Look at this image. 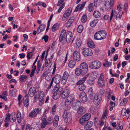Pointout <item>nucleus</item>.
<instances>
[{"label":"nucleus","instance_id":"nucleus-3","mask_svg":"<svg viewBox=\"0 0 130 130\" xmlns=\"http://www.w3.org/2000/svg\"><path fill=\"white\" fill-rule=\"evenodd\" d=\"M101 63L98 60H94L89 64V67L91 69H98L101 66Z\"/></svg>","mask_w":130,"mask_h":130},{"label":"nucleus","instance_id":"nucleus-48","mask_svg":"<svg viewBox=\"0 0 130 130\" xmlns=\"http://www.w3.org/2000/svg\"><path fill=\"white\" fill-rule=\"evenodd\" d=\"M69 76L68 72L67 71H65L63 73L62 77L68 79Z\"/></svg>","mask_w":130,"mask_h":130},{"label":"nucleus","instance_id":"nucleus-13","mask_svg":"<svg viewBox=\"0 0 130 130\" xmlns=\"http://www.w3.org/2000/svg\"><path fill=\"white\" fill-rule=\"evenodd\" d=\"M61 76L60 75L57 74L53 77L52 80L55 83L58 84L59 83L61 80Z\"/></svg>","mask_w":130,"mask_h":130},{"label":"nucleus","instance_id":"nucleus-64","mask_svg":"<svg viewBox=\"0 0 130 130\" xmlns=\"http://www.w3.org/2000/svg\"><path fill=\"white\" fill-rule=\"evenodd\" d=\"M32 129V127L29 124H27L26 128V130H31Z\"/></svg>","mask_w":130,"mask_h":130},{"label":"nucleus","instance_id":"nucleus-29","mask_svg":"<svg viewBox=\"0 0 130 130\" xmlns=\"http://www.w3.org/2000/svg\"><path fill=\"white\" fill-rule=\"evenodd\" d=\"M85 112V109L83 107L80 106L78 109L77 112L80 115L83 114Z\"/></svg>","mask_w":130,"mask_h":130},{"label":"nucleus","instance_id":"nucleus-2","mask_svg":"<svg viewBox=\"0 0 130 130\" xmlns=\"http://www.w3.org/2000/svg\"><path fill=\"white\" fill-rule=\"evenodd\" d=\"M41 112V109L36 108L29 113L28 116L31 118H35L38 114H40Z\"/></svg>","mask_w":130,"mask_h":130},{"label":"nucleus","instance_id":"nucleus-14","mask_svg":"<svg viewBox=\"0 0 130 130\" xmlns=\"http://www.w3.org/2000/svg\"><path fill=\"white\" fill-rule=\"evenodd\" d=\"M107 112L106 111H105L104 112L103 116L101 118L100 123V125L101 126H103L104 122L106 121V119L107 118Z\"/></svg>","mask_w":130,"mask_h":130},{"label":"nucleus","instance_id":"nucleus-21","mask_svg":"<svg viewBox=\"0 0 130 130\" xmlns=\"http://www.w3.org/2000/svg\"><path fill=\"white\" fill-rule=\"evenodd\" d=\"M81 104V102L79 101H77L75 103L73 104L72 105V108L73 109L76 110L79 107Z\"/></svg>","mask_w":130,"mask_h":130},{"label":"nucleus","instance_id":"nucleus-37","mask_svg":"<svg viewBox=\"0 0 130 130\" xmlns=\"http://www.w3.org/2000/svg\"><path fill=\"white\" fill-rule=\"evenodd\" d=\"M128 99V98H126L123 99L120 102V105L122 106H124L126 103Z\"/></svg>","mask_w":130,"mask_h":130},{"label":"nucleus","instance_id":"nucleus-20","mask_svg":"<svg viewBox=\"0 0 130 130\" xmlns=\"http://www.w3.org/2000/svg\"><path fill=\"white\" fill-rule=\"evenodd\" d=\"M104 5L106 7L105 9L108 11L110 10L111 7L112 6V5H111V4L108 1H106L105 2Z\"/></svg>","mask_w":130,"mask_h":130},{"label":"nucleus","instance_id":"nucleus-15","mask_svg":"<svg viewBox=\"0 0 130 130\" xmlns=\"http://www.w3.org/2000/svg\"><path fill=\"white\" fill-rule=\"evenodd\" d=\"M70 92L68 90L66 89L64 90L61 93V96L62 98L65 99L68 96Z\"/></svg>","mask_w":130,"mask_h":130},{"label":"nucleus","instance_id":"nucleus-33","mask_svg":"<svg viewBox=\"0 0 130 130\" xmlns=\"http://www.w3.org/2000/svg\"><path fill=\"white\" fill-rule=\"evenodd\" d=\"M88 46L90 48H93L94 45V42L90 39H88L87 42Z\"/></svg>","mask_w":130,"mask_h":130},{"label":"nucleus","instance_id":"nucleus-55","mask_svg":"<svg viewBox=\"0 0 130 130\" xmlns=\"http://www.w3.org/2000/svg\"><path fill=\"white\" fill-rule=\"evenodd\" d=\"M36 66H35L34 67V68L32 69L31 72V73L30 74V77H31L34 75L35 73V71L36 70Z\"/></svg>","mask_w":130,"mask_h":130},{"label":"nucleus","instance_id":"nucleus-27","mask_svg":"<svg viewBox=\"0 0 130 130\" xmlns=\"http://www.w3.org/2000/svg\"><path fill=\"white\" fill-rule=\"evenodd\" d=\"M54 90L55 92H61L62 91V88L60 87L59 85L57 84L55 86Z\"/></svg>","mask_w":130,"mask_h":130},{"label":"nucleus","instance_id":"nucleus-63","mask_svg":"<svg viewBox=\"0 0 130 130\" xmlns=\"http://www.w3.org/2000/svg\"><path fill=\"white\" fill-rule=\"evenodd\" d=\"M47 124V122L46 121L43 122L41 123V127L42 128H44L45 127L46 125Z\"/></svg>","mask_w":130,"mask_h":130},{"label":"nucleus","instance_id":"nucleus-5","mask_svg":"<svg viewBox=\"0 0 130 130\" xmlns=\"http://www.w3.org/2000/svg\"><path fill=\"white\" fill-rule=\"evenodd\" d=\"M74 98V96L73 95H71L68 96L64 102V105L66 107L70 106Z\"/></svg>","mask_w":130,"mask_h":130},{"label":"nucleus","instance_id":"nucleus-47","mask_svg":"<svg viewBox=\"0 0 130 130\" xmlns=\"http://www.w3.org/2000/svg\"><path fill=\"white\" fill-rule=\"evenodd\" d=\"M86 87L84 84H82L79 85L78 87L79 90L80 91H83L85 90Z\"/></svg>","mask_w":130,"mask_h":130},{"label":"nucleus","instance_id":"nucleus-40","mask_svg":"<svg viewBox=\"0 0 130 130\" xmlns=\"http://www.w3.org/2000/svg\"><path fill=\"white\" fill-rule=\"evenodd\" d=\"M107 94L108 96V99H109V97L112 95L113 92L110 90V88H107Z\"/></svg>","mask_w":130,"mask_h":130},{"label":"nucleus","instance_id":"nucleus-32","mask_svg":"<svg viewBox=\"0 0 130 130\" xmlns=\"http://www.w3.org/2000/svg\"><path fill=\"white\" fill-rule=\"evenodd\" d=\"M27 78V76L25 75H22L20 76L19 80L22 82H25Z\"/></svg>","mask_w":130,"mask_h":130},{"label":"nucleus","instance_id":"nucleus-24","mask_svg":"<svg viewBox=\"0 0 130 130\" xmlns=\"http://www.w3.org/2000/svg\"><path fill=\"white\" fill-rule=\"evenodd\" d=\"M2 95H0V98L3 100H5V101L7 100V96L8 94V93L6 91H4L2 93Z\"/></svg>","mask_w":130,"mask_h":130},{"label":"nucleus","instance_id":"nucleus-35","mask_svg":"<svg viewBox=\"0 0 130 130\" xmlns=\"http://www.w3.org/2000/svg\"><path fill=\"white\" fill-rule=\"evenodd\" d=\"M86 79V77L85 76L83 78H81L76 83L77 85H80L83 84V83H84Z\"/></svg>","mask_w":130,"mask_h":130},{"label":"nucleus","instance_id":"nucleus-17","mask_svg":"<svg viewBox=\"0 0 130 130\" xmlns=\"http://www.w3.org/2000/svg\"><path fill=\"white\" fill-rule=\"evenodd\" d=\"M36 92V89L33 87L30 88L28 92V94L30 97L33 96Z\"/></svg>","mask_w":130,"mask_h":130},{"label":"nucleus","instance_id":"nucleus-53","mask_svg":"<svg viewBox=\"0 0 130 130\" xmlns=\"http://www.w3.org/2000/svg\"><path fill=\"white\" fill-rule=\"evenodd\" d=\"M58 25L57 23H56L53 26L52 29L53 31H55L57 29Z\"/></svg>","mask_w":130,"mask_h":130},{"label":"nucleus","instance_id":"nucleus-7","mask_svg":"<svg viewBox=\"0 0 130 130\" xmlns=\"http://www.w3.org/2000/svg\"><path fill=\"white\" fill-rule=\"evenodd\" d=\"M39 105L40 106L42 105L44 102V92L42 91H41L39 92Z\"/></svg>","mask_w":130,"mask_h":130},{"label":"nucleus","instance_id":"nucleus-4","mask_svg":"<svg viewBox=\"0 0 130 130\" xmlns=\"http://www.w3.org/2000/svg\"><path fill=\"white\" fill-rule=\"evenodd\" d=\"M98 86L100 87H103L105 85V82L103 74L101 73L100 75L97 82Z\"/></svg>","mask_w":130,"mask_h":130},{"label":"nucleus","instance_id":"nucleus-51","mask_svg":"<svg viewBox=\"0 0 130 130\" xmlns=\"http://www.w3.org/2000/svg\"><path fill=\"white\" fill-rule=\"evenodd\" d=\"M111 63L110 62H109L108 61V60L105 59V63L103 64V65L105 67L110 66H111Z\"/></svg>","mask_w":130,"mask_h":130},{"label":"nucleus","instance_id":"nucleus-39","mask_svg":"<svg viewBox=\"0 0 130 130\" xmlns=\"http://www.w3.org/2000/svg\"><path fill=\"white\" fill-rule=\"evenodd\" d=\"M86 121H88L90 118L91 115L89 113H86L83 117Z\"/></svg>","mask_w":130,"mask_h":130},{"label":"nucleus","instance_id":"nucleus-26","mask_svg":"<svg viewBox=\"0 0 130 130\" xmlns=\"http://www.w3.org/2000/svg\"><path fill=\"white\" fill-rule=\"evenodd\" d=\"M10 116L11 115L9 113L7 114V115L5 119V121L6 122L5 125V126L6 127H7L8 126L9 124L8 122L9 120H10Z\"/></svg>","mask_w":130,"mask_h":130},{"label":"nucleus","instance_id":"nucleus-52","mask_svg":"<svg viewBox=\"0 0 130 130\" xmlns=\"http://www.w3.org/2000/svg\"><path fill=\"white\" fill-rule=\"evenodd\" d=\"M87 16L86 14H84L82 16L81 21L83 23L85 22L87 20Z\"/></svg>","mask_w":130,"mask_h":130},{"label":"nucleus","instance_id":"nucleus-31","mask_svg":"<svg viewBox=\"0 0 130 130\" xmlns=\"http://www.w3.org/2000/svg\"><path fill=\"white\" fill-rule=\"evenodd\" d=\"M100 36L101 38V40L105 38L107 35V33L106 31H100Z\"/></svg>","mask_w":130,"mask_h":130},{"label":"nucleus","instance_id":"nucleus-22","mask_svg":"<svg viewBox=\"0 0 130 130\" xmlns=\"http://www.w3.org/2000/svg\"><path fill=\"white\" fill-rule=\"evenodd\" d=\"M93 122L90 121L87 122V124L84 126V128L86 130H88L92 126L93 124Z\"/></svg>","mask_w":130,"mask_h":130},{"label":"nucleus","instance_id":"nucleus-9","mask_svg":"<svg viewBox=\"0 0 130 130\" xmlns=\"http://www.w3.org/2000/svg\"><path fill=\"white\" fill-rule=\"evenodd\" d=\"M80 100L82 102L85 103L87 101V97L86 93L84 92H82L79 95Z\"/></svg>","mask_w":130,"mask_h":130},{"label":"nucleus","instance_id":"nucleus-50","mask_svg":"<svg viewBox=\"0 0 130 130\" xmlns=\"http://www.w3.org/2000/svg\"><path fill=\"white\" fill-rule=\"evenodd\" d=\"M24 106L26 107H28L29 105V100H24Z\"/></svg>","mask_w":130,"mask_h":130},{"label":"nucleus","instance_id":"nucleus-23","mask_svg":"<svg viewBox=\"0 0 130 130\" xmlns=\"http://www.w3.org/2000/svg\"><path fill=\"white\" fill-rule=\"evenodd\" d=\"M81 41L79 38H77L75 44V46L76 48H78L80 46L81 44Z\"/></svg>","mask_w":130,"mask_h":130},{"label":"nucleus","instance_id":"nucleus-45","mask_svg":"<svg viewBox=\"0 0 130 130\" xmlns=\"http://www.w3.org/2000/svg\"><path fill=\"white\" fill-rule=\"evenodd\" d=\"M83 29V27L82 25H80L78 26L77 28V31L79 33H81Z\"/></svg>","mask_w":130,"mask_h":130},{"label":"nucleus","instance_id":"nucleus-18","mask_svg":"<svg viewBox=\"0 0 130 130\" xmlns=\"http://www.w3.org/2000/svg\"><path fill=\"white\" fill-rule=\"evenodd\" d=\"M89 97L91 100L93 99L94 97V94L92 88L91 87L89 88L88 92Z\"/></svg>","mask_w":130,"mask_h":130},{"label":"nucleus","instance_id":"nucleus-43","mask_svg":"<svg viewBox=\"0 0 130 130\" xmlns=\"http://www.w3.org/2000/svg\"><path fill=\"white\" fill-rule=\"evenodd\" d=\"M61 94V92H55L53 94V98L55 100H57L59 98V96Z\"/></svg>","mask_w":130,"mask_h":130},{"label":"nucleus","instance_id":"nucleus-8","mask_svg":"<svg viewBox=\"0 0 130 130\" xmlns=\"http://www.w3.org/2000/svg\"><path fill=\"white\" fill-rule=\"evenodd\" d=\"M73 36L72 32L70 31H68L66 36V40L67 42L70 43L72 41L73 42V40H72Z\"/></svg>","mask_w":130,"mask_h":130},{"label":"nucleus","instance_id":"nucleus-42","mask_svg":"<svg viewBox=\"0 0 130 130\" xmlns=\"http://www.w3.org/2000/svg\"><path fill=\"white\" fill-rule=\"evenodd\" d=\"M72 11V9L71 8H69L66 11L64 14H66L68 17L70 15Z\"/></svg>","mask_w":130,"mask_h":130},{"label":"nucleus","instance_id":"nucleus-38","mask_svg":"<svg viewBox=\"0 0 130 130\" xmlns=\"http://www.w3.org/2000/svg\"><path fill=\"white\" fill-rule=\"evenodd\" d=\"M93 16L95 18H99L101 16V13L97 11H95L93 13Z\"/></svg>","mask_w":130,"mask_h":130},{"label":"nucleus","instance_id":"nucleus-56","mask_svg":"<svg viewBox=\"0 0 130 130\" xmlns=\"http://www.w3.org/2000/svg\"><path fill=\"white\" fill-rule=\"evenodd\" d=\"M122 13V10L120 11L117 14L116 16V18H118L119 19H121V18Z\"/></svg>","mask_w":130,"mask_h":130},{"label":"nucleus","instance_id":"nucleus-6","mask_svg":"<svg viewBox=\"0 0 130 130\" xmlns=\"http://www.w3.org/2000/svg\"><path fill=\"white\" fill-rule=\"evenodd\" d=\"M82 53L85 57L90 56L92 54V52L91 49L86 47L82 49Z\"/></svg>","mask_w":130,"mask_h":130},{"label":"nucleus","instance_id":"nucleus-36","mask_svg":"<svg viewBox=\"0 0 130 130\" xmlns=\"http://www.w3.org/2000/svg\"><path fill=\"white\" fill-rule=\"evenodd\" d=\"M98 20L97 19L94 20L90 23V26L92 27H94L98 23Z\"/></svg>","mask_w":130,"mask_h":130},{"label":"nucleus","instance_id":"nucleus-58","mask_svg":"<svg viewBox=\"0 0 130 130\" xmlns=\"http://www.w3.org/2000/svg\"><path fill=\"white\" fill-rule=\"evenodd\" d=\"M85 121H86L85 120L83 117L81 118L80 119L79 123L81 124H83Z\"/></svg>","mask_w":130,"mask_h":130},{"label":"nucleus","instance_id":"nucleus-19","mask_svg":"<svg viewBox=\"0 0 130 130\" xmlns=\"http://www.w3.org/2000/svg\"><path fill=\"white\" fill-rule=\"evenodd\" d=\"M45 27V25L42 24L40 25L37 28V31L38 34H39L41 32L43 31Z\"/></svg>","mask_w":130,"mask_h":130},{"label":"nucleus","instance_id":"nucleus-16","mask_svg":"<svg viewBox=\"0 0 130 130\" xmlns=\"http://www.w3.org/2000/svg\"><path fill=\"white\" fill-rule=\"evenodd\" d=\"M86 3V2H85L83 3L82 4H78L76 8L74 10L75 12H77L78 10L81 11L84 7Z\"/></svg>","mask_w":130,"mask_h":130},{"label":"nucleus","instance_id":"nucleus-34","mask_svg":"<svg viewBox=\"0 0 130 130\" xmlns=\"http://www.w3.org/2000/svg\"><path fill=\"white\" fill-rule=\"evenodd\" d=\"M130 110L129 109H126L125 108H123L121 110V114L124 116L125 115L126 113L128 114L129 113Z\"/></svg>","mask_w":130,"mask_h":130},{"label":"nucleus","instance_id":"nucleus-54","mask_svg":"<svg viewBox=\"0 0 130 130\" xmlns=\"http://www.w3.org/2000/svg\"><path fill=\"white\" fill-rule=\"evenodd\" d=\"M51 61L48 59H46L45 61V66L46 67L48 66L51 62Z\"/></svg>","mask_w":130,"mask_h":130},{"label":"nucleus","instance_id":"nucleus-25","mask_svg":"<svg viewBox=\"0 0 130 130\" xmlns=\"http://www.w3.org/2000/svg\"><path fill=\"white\" fill-rule=\"evenodd\" d=\"M75 73L78 76L80 75H84L85 74L80 68H77L76 69Z\"/></svg>","mask_w":130,"mask_h":130},{"label":"nucleus","instance_id":"nucleus-59","mask_svg":"<svg viewBox=\"0 0 130 130\" xmlns=\"http://www.w3.org/2000/svg\"><path fill=\"white\" fill-rule=\"evenodd\" d=\"M64 3H63L62 5L60 7L58 11L57 12L58 13H59L61 11L63 8H64Z\"/></svg>","mask_w":130,"mask_h":130},{"label":"nucleus","instance_id":"nucleus-10","mask_svg":"<svg viewBox=\"0 0 130 130\" xmlns=\"http://www.w3.org/2000/svg\"><path fill=\"white\" fill-rule=\"evenodd\" d=\"M73 58L75 60L79 61L80 60V54L78 51H76L73 52Z\"/></svg>","mask_w":130,"mask_h":130},{"label":"nucleus","instance_id":"nucleus-49","mask_svg":"<svg viewBox=\"0 0 130 130\" xmlns=\"http://www.w3.org/2000/svg\"><path fill=\"white\" fill-rule=\"evenodd\" d=\"M12 119L13 121L10 120L11 122H13L16 120L17 119L16 114L15 112L12 113Z\"/></svg>","mask_w":130,"mask_h":130},{"label":"nucleus","instance_id":"nucleus-44","mask_svg":"<svg viewBox=\"0 0 130 130\" xmlns=\"http://www.w3.org/2000/svg\"><path fill=\"white\" fill-rule=\"evenodd\" d=\"M93 5V4L92 3H91L89 4L88 8V10L89 11L91 12L93 10L94 7Z\"/></svg>","mask_w":130,"mask_h":130},{"label":"nucleus","instance_id":"nucleus-12","mask_svg":"<svg viewBox=\"0 0 130 130\" xmlns=\"http://www.w3.org/2000/svg\"><path fill=\"white\" fill-rule=\"evenodd\" d=\"M93 99L94 103L96 105H99L102 100L101 96L97 95L94 97Z\"/></svg>","mask_w":130,"mask_h":130},{"label":"nucleus","instance_id":"nucleus-30","mask_svg":"<svg viewBox=\"0 0 130 130\" xmlns=\"http://www.w3.org/2000/svg\"><path fill=\"white\" fill-rule=\"evenodd\" d=\"M76 64V61L74 60H72L70 61L68 63V66L69 67L72 68Z\"/></svg>","mask_w":130,"mask_h":130},{"label":"nucleus","instance_id":"nucleus-1","mask_svg":"<svg viewBox=\"0 0 130 130\" xmlns=\"http://www.w3.org/2000/svg\"><path fill=\"white\" fill-rule=\"evenodd\" d=\"M63 119L67 122H70L72 119V116L70 112L68 110H65L62 115Z\"/></svg>","mask_w":130,"mask_h":130},{"label":"nucleus","instance_id":"nucleus-62","mask_svg":"<svg viewBox=\"0 0 130 130\" xmlns=\"http://www.w3.org/2000/svg\"><path fill=\"white\" fill-rule=\"evenodd\" d=\"M90 110L91 112L94 113L96 111V108L92 106L91 107Z\"/></svg>","mask_w":130,"mask_h":130},{"label":"nucleus","instance_id":"nucleus-61","mask_svg":"<svg viewBox=\"0 0 130 130\" xmlns=\"http://www.w3.org/2000/svg\"><path fill=\"white\" fill-rule=\"evenodd\" d=\"M68 18L66 14H64L62 18V20L63 21H66L67 20V19Z\"/></svg>","mask_w":130,"mask_h":130},{"label":"nucleus","instance_id":"nucleus-28","mask_svg":"<svg viewBox=\"0 0 130 130\" xmlns=\"http://www.w3.org/2000/svg\"><path fill=\"white\" fill-rule=\"evenodd\" d=\"M100 31L96 32L94 36V38L95 40H101V38L100 36Z\"/></svg>","mask_w":130,"mask_h":130},{"label":"nucleus","instance_id":"nucleus-57","mask_svg":"<svg viewBox=\"0 0 130 130\" xmlns=\"http://www.w3.org/2000/svg\"><path fill=\"white\" fill-rule=\"evenodd\" d=\"M67 79L62 77L61 81V84L63 85H65L67 82Z\"/></svg>","mask_w":130,"mask_h":130},{"label":"nucleus","instance_id":"nucleus-60","mask_svg":"<svg viewBox=\"0 0 130 130\" xmlns=\"http://www.w3.org/2000/svg\"><path fill=\"white\" fill-rule=\"evenodd\" d=\"M64 3H63L62 5L60 7L58 11L57 12L58 13H59L61 11L63 8H64Z\"/></svg>","mask_w":130,"mask_h":130},{"label":"nucleus","instance_id":"nucleus-46","mask_svg":"<svg viewBox=\"0 0 130 130\" xmlns=\"http://www.w3.org/2000/svg\"><path fill=\"white\" fill-rule=\"evenodd\" d=\"M104 0H94V6H96L98 4L101 3Z\"/></svg>","mask_w":130,"mask_h":130},{"label":"nucleus","instance_id":"nucleus-41","mask_svg":"<svg viewBox=\"0 0 130 130\" xmlns=\"http://www.w3.org/2000/svg\"><path fill=\"white\" fill-rule=\"evenodd\" d=\"M72 11V9L71 8H69L66 11L64 14H66L68 17L70 15Z\"/></svg>","mask_w":130,"mask_h":130},{"label":"nucleus","instance_id":"nucleus-11","mask_svg":"<svg viewBox=\"0 0 130 130\" xmlns=\"http://www.w3.org/2000/svg\"><path fill=\"white\" fill-rule=\"evenodd\" d=\"M80 68L85 74L87 72L88 69L87 64L85 62L82 63L80 66Z\"/></svg>","mask_w":130,"mask_h":130}]
</instances>
